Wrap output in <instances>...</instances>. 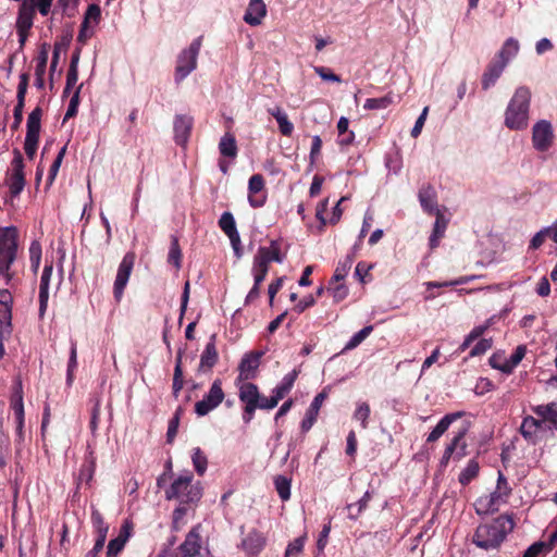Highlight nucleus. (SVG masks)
<instances>
[{
    "label": "nucleus",
    "mask_w": 557,
    "mask_h": 557,
    "mask_svg": "<svg viewBox=\"0 0 557 557\" xmlns=\"http://www.w3.org/2000/svg\"><path fill=\"white\" fill-rule=\"evenodd\" d=\"M264 187V180L262 175L255 174L249 178L248 189L250 195L258 194Z\"/></svg>",
    "instance_id": "nucleus-60"
},
{
    "label": "nucleus",
    "mask_w": 557,
    "mask_h": 557,
    "mask_svg": "<svg viewBox=\"0 0 557 557\" xmlns=\"http://www.w3.org/2000/svg\"><path fill=\"white\" fill-rule=\"evenodd\" d=\"M191 460L196 472L199 475H203L208 467L206 454L199 447H196L193 450Z\"/></svg>",
    "instance_id": "nucleus-42"
},
{
    "label": "nucleus",
    "mask_w": 557,
    "mask_h": 557,
    "mask_svg": "<svg viewBox=\"0 0 557 557\" xmlns=\"http://www.w3.org/2000/svg\"><path fill=\"white\" fill-rule=\"evenodd\" d=\"M202 496V487L199 482L193 483V474L189 472L173 481L165 491L166 499H177L181 504H195Z\"/></svg>",
    "instance_id": "nucleus-3"
},
{
    "label": "nucleus",
    "mask_w": 557,
    "mask_h": 557,
    "mask_svg": "<svg viewBox=\"0 0 557 557\" xmlns=\"http://www.w3.org/2000/svg\"><path fill=\"white\" fill-rule=\"evenodd\" d=\"M8 232L4 230L3 234H0V276L4 278L7 285L14 278L12 267L17 259L18 250Z\"/></svg>",
    "instance_id": "nucleus-4"
},
{
    "label": "nucleus",
    "mask_w": 557,
    "mask_h": 557,
    "mask_svg": "<svg viewBox=\"0 0 557 557\" xmlns=\"http://www.w3.org/2000/svg\"><path fill=\"white\" fill-rule=\"evenodd\" d=\"M36 61H37L36 69H35L36 86L38 88H42L44 87V75L46 73V67H47V62H48V50H47L46 46H44L42 49L39 51Z\"/></svg>",
    "instance_id": "nucleus-35"
},
{
    "label": "nucleus",
    "mask_w": 557,
    "mask_h": 557,
    "mask_svg": "<svg viewBox=\"0 0 557 557\" xmlns=\"http://www.w3.org/2000/svg\"><path fill=\"white\" fill-rule=\"evenodd\" d=\"M168 260L170 263L174 264L176 269L181 268L182 251L178 239L174 236L172 237Z\"/></svg>",
    "instance_id": "nucleus-49"
},
{
    "label": "nucleus",
    "mask_w": 557,
    "mask_h": 557,
    "mask_svg": "<svg viewBox=\"0 0 557 557\" xmlns=\"http://www.w3.org/2000/svg\"><path fill=\"white\" fill-rule=\"evenodd\" d=\"M281 398L275 393H273L270 397L260 395L258 407L260 409H273L277 406Z\"/></svg>",
    "instance_id": "nucleus-63"
},
{
    "label": "nucleus",
    "mask_w": 557,
    "mask_h": 557,
    "mask_svg": "<svg viewBox=\"0 0 557 557\" xmlns=\"http://www.w3.org/2000/svg\"><path fill=\"white\" fill-rule=\"evenodd\" d=\"M265 545V537L258 531H251L243 540V549L251 556L258 555Z\"/></svg>",
    "instance_id": "nucleus-23"
},
{
    "label": "nucleus",
    "mask_w": 557,
    "mask_h": 557,
    "mask_svg": "<svg viewBox=\"0 0 557 557\" xmlns=\"http://www.w3.org/2000/svg\"><path fill=\"white\" fill-rule=\"evenodd\" d=\"M513 528L515 522L512 517L502 515L495 518L491 523L480 524L473 534L472 542L478 547L485 550L498 548Z\"/></svg>",
    "instance_id": "nucleus-1"
},
{
    "label": "nucleus",
    "mask_w": 557,
    "mask_h": 557,
    "mask_svg": "<svg viewBox=\"0 0 557 557\" xmlns=\"http://www.w3.org/2000/svg\"><path fill=\"white\" fill-rule=\"evenodd\" d=\"M505 67L506 65L504 61H498L497 59L492 61L482 76L483 89L486 90L493 86L502 75Z\"/></svg>",
    "instance_id": "nucleus-25"
},
{
    "label": "nucleus",
    "mask_w": 557,
    "mask_h": 557,
    "mask_svg": "<svg viewBox=\"0 0 557 557\" xmlns=\"http://www.w3.org/2000/svg\"><path fill=\"white\" fill-rule=\"evenodd\" d=\"M131 531L132 524L128 521H125L120 529L119 535L109 542L107 548V557H117L128 541Z\"/></svg>",
    "instance_id": "nucleus-17"
},
{
    "label": "nucleus",
    "mask_w": 557,
    "mask_h": 557,
    "mask_svg": "<svg viewBox=\"0 0 557 557\" xmlns=\"http://www.w3.org/2000/svg\"><path fill=\"white\" fill-rule=\"evenodd\" d=\"M418 196H419V201H420L422 208L426 212H429L431 214H436V212H441L437 209L436 191L431 185L422 187L419 190Z\"/></svg>",
    "instance_id": "nucleus-26"
},
{
    "label": "nucleus",
    "mask_w": 557,
    "mask_h": 557,
    "mask_svg": "<svg viewBox=\"0 0 557 557\" xmlns=\"http://www.w3.org/2000/svg\"><path fill=\"white\" fill-rule=\"evenodd\" d=\"M268 112L276 120L280 132L284 136H290L294 131V125L288 120L287 114L280 107L271 108Z\"/></svg>",
    "instance_id": "nucleus-28"
},
{
    "label": "nucleus",
    "mask_w": 557,
    "mask_h": 557,
    "mask_svg": "<svg viewBox=\"0 0 557 557\" xmlns=\"http://www.w3.org/2000/svg\"><path fill=\"white\" fill-rule=\"evenodd\" d=\"M393 103V97L386 95L380 98H369L366 100L363 108L366 110H381L386 109L389 104Z\"/></svg>",
    "instance_id": "nucleus-44"
},
{
    "label": "nucleus",
    "mask_w": 557,
    "mask_h": 557,
    "mask_svg": "<svg viewBox=\"0 0 557 557\" xmlns=\"http://www.w3.org/2000/svg\"><path fill=\"white\" fill-rule=\"evenodd\" d=\"M372 330H373V326L372 325H368V326H364L359 332H357L349 339V342L346 344L345 349L350 350V349L356 348L358 345H360L370 335Z\"/></svg>",
    "instance_id": "nucleus-47"
},
{
    "label": "nucleus",
    "mask_w": 557,
    "mask_h": 557,
    "mask_svg": "<svg viewBox=\"0 0 557 557\" xmlns=\"http://www.w3.org/2000/svg\"><path fill=\"white\" fill-rule=\"evenodd\" d=\"M202 37L196 38L187 49L183 50L178 57L175 67V82L181 83L197 66V58L200 51Z\"/></svg>",
    "instance_id": "nucleus-5"
},
{
    "label": "nucleus",
    "mask_w": 557,
    "mask_h": 557,
    "mask_svg": "<svg viewBox=\"0 0 557 557\" xmlns=\"http://www.w3.org/2000/svg\"><path fill=\"white\" fill-rule=\"evenodd\" d=\"M531 91L521 86L516 89L505 112V125L510 129H523L528 126Z\"/></svg>",
    "instance_id": "nucleus-2"
},
{
    "label": "nucleus",
    "mask_w": 557,
    "mask_h": 557,
    "mask_svg": "<svg viewBox=\"0 0 557 557\" xmlns=\"http://www.w3.org/2000/svg\"><path fill=\"white\" fill-rule=\"evenodd\" d=\"M11 456V442L0 421V470L4 469Z\"/></svg>",
    "instance_id": "nucleus-31"
},
{
    "label": "nucleus",
    "mask_w": 557,
    "mask_h": 557,
    "mask_svg": "<svg viewBox=\"0 0 557 557\" xmlns=\"http://www.w3.org/2000/svg\"><path fill=\"white\" fill-rule=\"evenodd\" d=\"M488 325L485 324V325H479V326H475L470 333L469 335L465 338L463 343L461 344L460 346V350L461 351H465L468 347H470V345L476 341L479 337H481L484 332L487 330Z\"/></svg>",
    "instance_id": "nucleus-51"
},
{
    "label": "nucleus",
    "mask_w": 557,
    "mask_h": 557,
    "mask_svg": "<svg viewBox=\"0 0 557 557\" xmlns=\"http://www.w3.org/2000/svg\"><path fill=\"white\" fill-rule=\"evenodd\" d=\"M326 398V393L321 392L319 393L312 400L309 409L306 412V416L301 422V430L302 432H308L312 425L314 424L317 417L319 414L320 408Z\"/></svg>",
    "instance_id": "nucleus-21"
},
{
    "label": "nucleus",
    "mask_w": 557,
    "mask_h": 557,
    "mask_svg": "<svg viewBox=\"0 0 557 557\" xmlns=\"http://www.w3.org/2000/svg\"><path fill=\"white\" fill-rule=\"evenodd\" d=\"M519 51V42L513 38H508L500 51L497 54L498 61H504L505 65L509 62L511 58H513Z\"/></svg>",
    "instance_id": "nucleus-36"
},
{
    "label": "nucleus",
    "mask_w": 557,
    "mask_h": 557,
    "mask_svg": "<svg viewBox=\"0 0 557 557\" xmlns=\"http://www.w3.org/2000/svg\"><path fill=\"white\" fill-rule=\"evenodd\" d=\"M237 144L235 136L231 133H225L219 143V151L223 157L236 158L237 156Z\"/></svg>",
    "instance_id": "nucleus-30"
},
{
    "label": "nucleus",
    "mask_w": 557,
    "mask_h": 557,
    "mask_svg": "<svg viewBox=\"0 0 557 557\" xmlns=\"http://www.w3.org/2000/svg\"><path fill=\"white\" fill-rule=\"evenodd\" d=\"M274 261L277 263L283 262V257L281 255L280 245L276 240H272L270 246H261L258 248L256 256L253 257V262L258 263L259 267H267L269 269V264Z\"/></svg>",
    "instance_id": "nucleus-14"
},
{
    "label": "nucleus",
    "mask_w": 557,
    "mask_h": 557,
    "mask_svg": "<svg viewBox=\"0 0 557 557\" xmlns=\"http://www.w3.org/2000/svg\"><path fill=\"white\" fill-rule=\"evenodd\" d=\"M65 152H66V146L62 147L61 150L59 151L55 160L53 161V163L51 164L50 166V170H49V183L51 184L54 180V177L57 176V173L60 169V165L62 163V160L65 156Z\"/></svg>",
    "instance_id": "nucleus-58"
},
{
    "label": "nucleus",
    "mask_w": 557,
    "mask_h": 557,
    "mask_svg": "<svg viewBox=\"0 0 557 557\" xmlns=\"http://www.w3.org/2000/svg\"><path fill=\"white\" fill-rule=\"evenodd\" d=\"M29 260L32 270L37 273L41 260V246L38 242H33L29 246Z\"/></svg>",
    "instance_id": "nucleus-48"
},
{
    "label": "nucleus",
    "mask_w": 557,
    "mask_h": 557,
    "mask_svg": "<svg viewBox=\"0 0 557 557\" xmlns=\"http://www.w3.org/2000/svg\"><path fill=\"white\" fill-rule=\"evenodd\" d=\"M216 334H212L209 343L206 345V348L200 357L199 371L203 369H212L214 364L218 362L219 355L215 347Z\"/></svg>",
    "instance_id": "nucleus-24"
},
{
    "label": "nucleus",
    "mask_w": 557,
    "mask_h": 557,
    "mask_svg": "<svg viewBox=\"0 0 557 557\" xmlns=\"http://www.w3.org/2000/svg\"><path fill=\"white\" fill-rule=\"evenodd\" d=\"M533 412L547 423V430H557V403L553 401L546 405H539L533 408Z\"/></svg>",
    "instance_id": "nucleus-20"
},
{
    "label": "nucleus",
    "mask_w": 557,
    "mask_h": 557,
    "mask_svg": "<svg viewBox=\"0 0 557 557\" xmlns=\"http://www.w3.org/2000/svg\"><path fill=\"white\" fill-rule=\"evenodd\" d=\"M219 226L224 232L225 235L237 230L235 219L231 212L222 213L219 220Z\"/></svg>",
    "instance_id": "nucleus-54"
},
{
    "label": "nucleus",
    "mask_w": 557,
    "mask_h": 557,
    "mask_svg": "<svg viewBox=\"0 0 557 557\" xmlns=\"http://www.w3.org/2000/svg\"><path fill=\"white\" fill-rule=\"evenodd\" d=\"M79 0H58L57 5L62 10V14L69 17L74 16Z\"/></svg>",
    "instance_id": "nucleus-57"
},
{
    "label": "nucleus",
    "mask_w": 557,
    "mask_h": 557,
    "mask_svg": "<svg viewBox=\"0 0 557 557\" xmlns=\"http://www.w3.org/2000/svg\"><path fill=\"white\" fill-rule=\"evenodd\" d=\"M511 493V488L508 485L507 479L505 475L499 472L498 479H497V485L493 493L490 494V496L498 504L506 503L508 496Z\"/></svg>",
    "instance_id": "nucleus-29"
},
{
    "label": "nucleus",
    "mask_w": 557,
    "mask_h": 557,
    "mask_svg": "<svg viewBox=\"0 0 557 557\" xmlns=\"http://www.w3.org/2000/svg\"><path fill=\"white\" fill-rule=\"evenodd\" d=\"M499 505L490 496H482L474 503L475 512L480 516H485L497 511Z\"/></svg>",
    "instance_id": "nucleus-34"
},
{
    "label": "nucleus",
    "mask_w": 557,
    "mask_h": 557,
    "mask_svg": "<svg viewBox=\"0 0 557 557\" xmlns=\"http://www.w3.org/2000/svg\"><path fill=\"white\" fill-rule=\"evenodd\" d=\"M314 72L323 79L329 82L341 83L342 79L338 75L333 73L330 69L324 66L314 67Z\"/></svg>",
    "instance_id": "nucleus-61"
},
{
    "label": "nucleus",
    "mask_w": 557,
    "mask_h": 557,
    "mask_svg": "<svg viewBox=\"0 0 557 557\" xmlns=\"http://www.w3.org/2000/svg\"><path fill=\"white\" fill-rule=\"evenodd\" d=\"M370 416V406L367 403H361L358 405L354 418L361 422L362 429H367L368 426V418Z\"/></svg>",
    "instance_id": "nucleus-55"
},
{
    "label": "nucleus",
    "mask_w": 557,
    "mask_h": 557,
    "mask_svg": "<svg viewBox=\"0 0 557 557\" xmlns=\"http://www.w3.org/2000/svg\"><path fill=\"white\" fill-rule=\"evenodd\" d=\"M53 0H30L28 3L30 5H34V11L36 12V9L39 11V13L42 16H47L51 10Z\"/></svg>",
    "instance_id": "nucleus-59"
},
{
    "label": "nucleus",
    "mask_w": 557,
    "mask_h": 557,
    "mask_svg": "<svg viewBox=\"0 0 557 557\" xmlns=\"http://www.w3.org/2000/svg\"><path fill=\"white\" fill-rule=\"evenodd\" d=\"M298 372L296 370H293L290 373L286 374L282 382L273 389V393H275L281 399L285 397V395L292 389L296 379H297Z\"/></svg>",
    "instance_id": "nucleus-37"
},
{
    "label": "nucleus",
    "mask_w": 557,
    "mask_h": 557,
    "mask_svg": "<svg viewBox=\"0 0 557 557\" xmlns=\"http://www.w3.org/2000/svg\"><path fill=\"white\" fill-rule=\"evenodd\" d=\"M251 271L253 274L255 284L260 285L264 281L265 276L269 272V269L267 267H262V265L259 267L258 263L253 262Z\"/></svg>",
    "instance_id": "nucleus-64"
},
{
    "label": "nucleus",
    "mask_w": 557,
    "mask_h": 557,
    "mask_svg": "<svg viewBox=\"0 0 557 557\" xmlns=\"http://www.w3.org/2000/svg\"><path fill=\"white\" fill-rule=\"evenodd\" d=\"M52 264H46L40 277L39 284V315L42 317L46 312L49 299V284L52 275Z\"/></svg>",
    "instance_id": "nucleus-19"
},
{
    "label": "nucleus",
    "mask_w": 557,
    "mask_h": 557,
    "mask_svg": "<svg viewBox=\"0 0 557 557\" xmlns=\"http://www.w3.org/2000/svg\"><path fill=\"white\" fill-rule=\"evenodd\" d=\"M77 367V346L75 342H72L71 344V350H70V359L67 364V372H66V384L72 385L74 381V371Z\"/></svg>",
    "instance_id": "nucleus-45"
},
{
    "label": "nucleus",
    "mask_w": 557,
    "mask_h": 557,
    "mask_svg": "<svg viewBox=\"0 0 557 557\" xmlns=\"http://www.w3.org/2000/svg\"><path fill=\"white\" fill-rule=\"evenodd\" d=\"M479 463L475 460H470L467 467L459 474V482L461 485L469 484L479 474Z\"/></svg>",
    "instance_id": "nucleus-40"
},
{
    "label": "nucleus",
    "mask_w": 557,
    "mask_h": 557,
    "mask_svg": "<svg viewBox=\"0 0 557 557\" xmlns=\"http://www.w3.org/2000/svg\"><path fill=\"white\" fill-rule=\"evenodd\" d=\"M492 347V339L482 338L480 339L475 346L471 349L470 356H480L485 354Z\"/></svg>",
    "instance_id": "nucleus-62"
},
{
    "label": "nucleus",
    "mask_w": 557,
    "mask_h": 557,
    "mask_svg": "<svg viewBox=\"0 0 557 557\" xmlns=\"http://www.w3.org/2000/svg\"><path fill=\"white\" fill-rule=\"evenodd\" d=\"M193 117L185 114L176 115L174 119V139L177 145L185 146L189 139L193 128Z\"/></svg>",
    "instance_id": "nucleus-15"
},
{
    "label": "nucleus",
    "mask_w": 557,
    "mask_h": 557,
    "mask_svg": "<svg viewBox=\"0 0 557 557\" xmlns=\"http://www.w3.org/2000/svg\"><path fill=\"white\" fill-rule=\"evenodd\" d=\"M371 497V493L367 491L364 495L358 500V503L349 504L347 506L348 517L354 520L357 519L359 515L367 508Z\"/></svg>",
    "instance_id": "nucleus-39"
},
{
    "label": "nucleus",
    "mask_w": 557,
    "mask_h": 557,
    "mask_svg": "<svg viewBox=\"0 0 557 557\" xmlns=\"http://www.w3.org/2000/svg\"><path fill=\"white\" fill-rule=\"evenodd\" d=\"M465 413L462 411H457L453 413H448L444 416L436 426L431 431L428 435L426 442L433 443L436 442L450 426L453 422L461 418Z\"/></svg>",
    "instance_id": "nucleus-22"
},
{
    "label": "nucleus",
    "mask_w": 557,
    "mask_h": 557,
    "mask_svg": "<svg viewBox=\"0 0 557 557\" xmlns=\"http://www.w3.org/2000/svg\"><path fill=\"white\" fill-rule=\"evenodd\" d=\"M28 82H29L28 73H22L20 75V83L17 86V92H16V103H18V104L25 106V96L27 92Z\"/></svg>",
    "instance_id": "nucleus-53"
},
{
    "label": "nucleus",
    "mask_w": 557,
    "mask_h": 557,
    "mask_svg": "<svg viewBox=\"0 0 557 557\" xmlns=\"http://www.w3.org/2000/svg\"><path fill=\"white\" fill-rule=\"evenodd\" d=\"M225 395L222 389V381L216 379L213 381L209 392L203 398L195 404V412L199 417L208 414L215 409L224 399Z\"/></svg>",
    "instance_id": "nucleus-7"
},
{
    "label": "nucleus",
    "mask_w": 557,
    "mask_h": 557,
    "mask_svg": "<svg viewBox=\"0 0 557 557\" xmlns=\"http://www.w3.org/2000/svg\"><path fill=\"white\" fill-rule=\"evenodd\" d=\"M41 116H42V110L40 107H36L27 117L26 123V137L24 143V150L26 156L29 159H33L39 140V133L41 128Z\"/></svg>",
    "instance_id": "nucleus-6"
},
{
    "label": "nucleus",
    "mask_w": 557,
    "mask_h": 557,
    "mask_svg": "<svg viewBox=\"0 0 557 557\" xmlns=\"http://www.w3.org/2000/svg\"><path fill=\"white\" fill-rule=\"evenodd\" d=\"M135 263V253L127 252L117 269L116 277L113 285L114 299L119 302L123 297L124 289L129 280Z\"/></svg>",
    "instance_id": "nucleus-10"
},
{
    "label": "nucleus",
    "mask_w": 557,
    "mask_h": 557,
    "mask_svg": "<svg viewBox=\"0 0 557 557\" xmlns=\"http://www.w3.org/2000/svg\"><path fill=\"white\" fill-rule=\"evenodd\" d=\"M525 355V347L518 346L515 352L510 356L508 360H505L504 368H502V372L511 373L513 368L520 363Z\"/></svg>",
    "instance_id": "nucleus-41"
},
{
    "label": "nucleus",
    "mask_w": 557,
    "mask_h": 557,
    "mask_svg": "<svg viewBox=\"0 0 557 557\" xmlns=\"http://www.w3.org/2000/svg\"><path fill=\"white\" fill-rule=\"evenodd\" d=\"M262 355L261 351H253L244 356L238 367L239 380L247 381L255 377Z\"/></svg>",
    "instance_id": "nucleus-16"
},
{
    "label": "nucleus",
    "mask_w": 557,
    "mask_h": 557,
    "mask_svg": "<svg viewBox=\"0 0 557 557\" xmlns=\"http://www.w3.org/2000/svg\"><path fill=\"white\" fill-rule=\"evenodd\" d=\"M306 535H301L290 542L286 548L284 557H297L304 549Z\"/></svg>",
    "instance_id": "nucleus-52"
},
{
    "label": "nucleus",
    "mask_w": 557,
    "mask_h": 557,
    "mask_svg": "<svg viewBox=\"0 0 557 557\" xmlns=\"http://www.w3.org/2000/svg\"><path fill=\"white\" fill-rule=\"evenodd\" d=\"M535 423L536 419L531 416H528L523 419L520 426V432L525 440L534 441V435L536 433V430L534 428Z\"/></svg>",
    "instance_id": "nucleus-46"
},
{
    "label": "nucleus",
    "mask_w": 557,
    "mask_h": 557,
    "mask_svg": "<svg viewBox=\"0 0 557 557\" xmlns=\"http://www.w3.org/2000/svg\"><path fill=\"white\" fill-rule=\"evenodd\" d=\"M13 298L8 289H0V323L11 326Z\"/></svg>",
    "instance_id": "nucleus-27"
},
{
    "label": "nucleus",
    "mask_w": 557,
    "mask_h": 557,
    "mask_svg": "<svg viewBox=\"0 0 557 557\" xmlns=\"http://www.w3.org/2000/svg\"><path fill=\"white\" fill-rule=\"evenodd\" d=\"M553 128L549 122L542 120L533 126L532 141L539 151H546L553 144Z\"/></svg>",
    "instance_id": "nucleus-12"
},
{
    "label": "nucleus",
    "mask_w": 557,
    "mask_h": 557,
    "mask_svg": "<svg viewBox=\"0 0 557 557\" xmlns=\"http://www.w3.org/2000/svg\"><path fill=\"white\" fill-rule=\"evenodd\" d=\"M436 221L434 223L433 232L430 236V247L433 249L438 246L440 239L444 236L447 222L441 212H436Z\"/></svg>",
    "instance_id": "nucleus-33"
},
{
    "label": "nucleus",
    "mask_w": 557,
    "mask_h": 557,
    "mask_svg": "<svg viewBox=\"0 0 557 557\" xmlns=\"http://www.w3.org/2000/svg\"><path fill=\"white\" fill-rule=\"evenodd\" d=\"M201 549V539L198 528H193L185 537V541L173 553L172 557H195Z\"/></svg>",
    "instance_id": "nucleus-13"
},
{
    "label": "nucleus",
    "mask_w": 557,
    "mask_h": 557,
    "mask_svg": "<svg viewBox=\"0 0 557 557\" xmlns=\"http://www.w3.org/2000/svg\"><path fill=\"white\" fill-rule=\"evenodd\" d=\"M276 492L282 500L290 498V480L284 475H277L274 479Z\"/></svg>",
    "instance_id": "nucleus-43"
},
{
    "label": "nucleus",
    "mask_w": 557,
    "mask_h": 557,
    "mask_svg": "<svg viewBox=\"0 0 557 557\" xmlns=\"http://www.w3.org/2000/svg\"><path fill=\"white\" fill-rule=\"evenodd\" d=\"M352 262L354 260L352 257L350 256H347L345 260L341 261L337 264L335 272L331 278V284L342 282L348 274L349 270L351 269Z\"/></svg>",
    "instance_id": "nucleus-38"
},
{
    "label": "nucleus",
    "mask_w": 557,
    "mask_h": 557,
    "mask_svg": "<svg viewBox=\"0 0 557 557\" xmlns=\"http://www.w3.org/2000/svg\"><path fill=\"white\" fill-rule=\"evenodd\" d=\"M182 412H183V409L181 407H178L176 409L173 418L169 422L168 432H166L168 443H172L174 437L177 434V429H178Z\"/></svg>",
    "instance_id": "nucleus-50"
},
{
    "label": "nucleus",
    "mask_w": 557,
    "mask_h": 557,
    "mask_svg": "<svg viewBox=\"0 0 557 557\" xmlns=\"http://www.w3.org/2000/svg\"><path fill=\"white\" fill-rule=\"evenodd\" d=\"M260 394L258 387L253 383H244L239 387V399L245 404H259Z\"/></svg>",
    "instance_id": "nucleus-32"
},
{
    "label": "nucleus",
    "mask_w": 557,
    "mask_h": 557,
    "mask_svg": "<svg viewBox=\"0 0 557 557\" xmlns=\"http://www.w3.org/2000/svg\"><path fill=\"white\" fill-rule=\"evenodd\" d=\"M329 292L332 293L333 295V298L335 301H342L343 299H345L348 295V288L345 284L343 283H334V284H331L330 283V286L327 288Z\"/></svg>",
    "instance_id": "nucleus-56"
},
{
    "label": "nucleus",
    "mask_w": 557,
    "mask_h": 557,
    "mask_svg": "<svg viewBox=\"0 0 557 557\" xmlns=\"http://www.w3.org/2000/svg\"><path fill=\"white\" fill-rule=\"evenodd\" d=\"M11 165L12 171L9 174L7 183L10 188L11 196L17 197L25 186L23 157L17 149L14 150V158Z\"/></svg>",
    "instance_id": "nucleus-11"
},
{
    "label": "nucleus",
    "mask_w": 557,
    "mask_h": 557,
    "mask_svg": "<svg viewBox=\"0 0 557 557\" xmlns=\"http://www.w3.org/2000/svg\"><path fill=\"white\" fill-rule=\"evenodd\" d=\"M267 15V7L263 0H250L248 8L244 14V21L250 26L261 24Z\"/></svg>",
    "instance_id": "nucleus-18"
},
{
    "label": "nucleus",
    "mask_w": 557,
    "mask_h": 557,
    "mask_svg": "<svg viewBox=\"0 0 557 557\" xmlns=\"http://www.w3.org/2000/svg\"><path fill=\"white\" fill-rule=\"evenodd\" d=\"M35 17L34 5H30L27 0H23L18 8L17 18H16V32L18 35V44L20 48L23 49L29 30L33 27Z\"/></svg>",
    "instance_id": "nucleus-9"
},
{
    "label": "nucleus",
    "mask_w": 557,
    "mask_h": 557,
    "mask_svg": "<svg viewBox=\"0 0 557 557\" xmlns=\"http://www.w3.org/2000/svg\"><path fill=\"white\" fill-rule=\"evenodd\" d=\"M470 423H465L458 432L454 435L451 442L446 446L444 454L441 458V466L446 467L451 457L461 459L467 455V443L465 436L469 431Z\"/></svg>",
    "instance_id": "nucleus-8"
}]
</instances>
